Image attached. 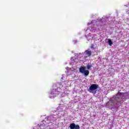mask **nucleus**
I'll return each mask as SVG.
<instances>
[{
  "instance_id": "9b49d317",
  "label": "nucleus",
  "mask_w": 129,
  "mask_h": 129,
  "mask_svg": "<svg viewBox=\"0 0 129 129\" xmlns=\"http://www.w3.org/2000/svg\"><path fill=\"white\" fill-rule=\"evenodd\" d=\"M89 25H90V24L88 23V25L89 26Z\"/></svg>"
},
{
  "instance_id": "f257e3e1",
  "label": "nucleus",
  "mask_w": 129,
  "mask_h": 129,
  "mask_svg": "<svg viewBox=\"0 0 129 129\" xmlns=\"http://www.w3.org/2000/svg\"><path fill=\"white\" fill-rule=\"evenodd\" d=\"M127 97H128V93L118 92L115 96L110 99L109 101L107 103L106 106L108 108H112V106L122 103L124 100H126Z\"/></svg>"
},
{
  "instance_id": "39448f33",
  "label": "nucleus",
  "mask_w": 129,
  "mask_h": 129,
  "mask_svg": "<svg viewBox=\"0 0 129 129\" xmlns=\"http://www.w3.org/2000/svg\"><path fill=\"white\" fill-rule=\"evenodd\" d=\"M71 129H80V126L79 125H75V123H72L70 125Z\"/></svg>"
},
{
  "instance_id": "9d476101",
  "label": "nucleus",
  "mask_w": 129,
  "mask_h": 129,
  "mask_svg": "<svg viewBox=\"0 0 129 129\" xmlns=\"http://www.w3.org/2000/svg\"><path fill=\"white\" fill-rule=\"evenodd\" d=\"M91 49H93V45H91Z\"/></svg>"
},
{
  "instance_id": "6e6552de",
  "label": "nucleus",
  "mask_w": 129,
  "mask_h": 129,
  "mask_svg": "<svg viewBox=\"0 0 129 129\" xmlns=\"http://www.w3.org/2000/svg\"><path fill=\"white\" fill-rule=\"evenodd\" d=\"M108 43L109 46H112V45L113 44L112 41H111V39H108Z\"/></svg>"
},
{
  "instance_id": "20e7f679",
  "label": "nucleus",
  "mask_w": 129,
  "mask_h": 129,
  "mask_svg": "<svg viewBox=\"0 0 129 129\" xmlns=\"http://www.w3.org/2000/svg\"><path fill=\"white\" fill-rule=\"evenodd\" d=\"M57 90H59V91H56L54 89L52 90V92L51 93V95H53V96H51L50 98H54V97L56 96V94H59L58 92H61V89H60V88H57Z\"/></svg>"
},
{
  "instance_id": "0eeeda50",
  "label": "nucleus",
  "mask_w": 129,
  "mask_h": 129,
  "mask_svg": "<svg viewBox=\"0 0 129 129\" xmlns=\"http://www.w3.org/2000/svg\"><path fill=\"white\" fill-rule=\"evenodd\" d=\"M77 58H75L74 59V58L73 57H72L71 58V61H72V63H73L74 64L75 63L76 64V63H77Z\"/></svg>"
},
{
  "instance_id": "f8f14e48",
  "label": "nucleus",
  "mask_w": 129,
  "mask_h": 129,
  "mask_svg": "<svg viewBox=\"0 0 129 129\" xmlns=\"http://www.w3.org/2000/svg\"><path fill=\"white\" fill-rule=\"evenodd\" d=\"M74 42H75V43H76V40H75Z\"/></svg>"
},
{
  "instance_id": "423d86ee",
  "label": "nucleus",
  "mask_w": 129,
  "mask_h": 129,
  "mask_svg": "<svg viewBox=\"0 0 129 129\" xmlns=\"http://www.w3.org/2000/svg\"><path fill=\"white\" fill-rule=\"evenodd\" d=\"M91 54H92V51H91V50H86L84 52V54L87 55L86 57H90Z\"/></svg>"
},
{
  "instance_id": "1a4fd4ad",
  "label": "nucleus",
  "mask_w": 129,
  "mask_h": 129,
  "mask_svg": "<svg viewBox=\"0 0 129 129\" xmlns=\"http://www.w3.org/2000/svg\"><path fill=\"white\" fill-rule=\"evenodd\" d=\"M87 69H90V68H91V66H90V65H88V66H87Z\"/></svg>"
},
{
  "instance_id": "f03ea898",
  "label": "nucleus",
  "mask_w": 129,
  "mask_h": 129,
  "mask_svg": "<svg viewBox=\"0 0 129 129\" xmlns=\"http://www.w3.org/2000/svg\"><path fill=\"white\" fill-rule=\"evenodd\" d=\"M79 71L81 73L84 74L85 77H87V76L89 75V71L86 70V68L85 67H82L80 68Z\"/></svg>"
},
{
  "instance_id": "7ed1b4c3",
  "label": "nucleus",
  "mask_w": 129,
  "mask_h": 129,
  "mask_svg": "<svg viewBox=\"0 0 129 129\" xmlns=\"http://www.w3.org/2000/svg\"><path fill=\"white\" fill-rule=\"evenodd\" d=\"M97 88H98V85L93 84L90 86L89 88L88 89V91L90 93H93L95 90H96Z\"/></svg>"
}]
</instances>
